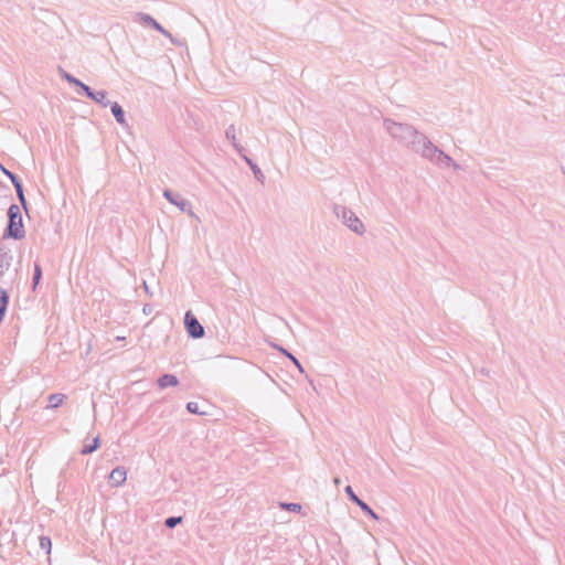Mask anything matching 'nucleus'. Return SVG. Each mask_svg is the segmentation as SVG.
I'll use <instances>...</instances> for the list:
<instances>
[{"instance_id": "1", "label": "nucleus", "mask_w": 565, "mask_h": 565, "mask_svg": "<svg viewBox=\"0 0 565 565\" xmlns=\"http://www.w3.org/2000/svg\"><path fill=\"white\" fill-rule=\"evenodd\" d=\"M383 126L386 132L396 142L417 154H420V151L428 145V137L409 124L397 122L393 119L385 118Z\"/></svg>"}, {"instance_id": "2", "label": "nucleus", "mask_w": 565, "mask_h": 565, "mask_svg": "<svg viewBox=\"0 0 565 565\" xmlns=\"http://www.w3.org/2000/svg\"><path fill=\"white\" fill-rule=\"evenodd\" d=\"M333 212L338 220H340L350 231L356 235H364L366 228L358 215L349 207L337 204L333 207Z\"/></svg>"}, {"instance_id": "3", "label": "nucleus", "mask_w": 565, "mask_h": 565, "mask_svg": "<svg viewBox=\"0 0 565 565\" xmlns=\"http://www.w3.org/2000/svg\"><path fill=\"white\" fill-rule=\"evenodd\" d=\"M419 156L441 168L452 167L456 170L459 169V164L456 163L451 157L436 147L430 140L428 141V145L425 146L423 151H420Z\"/></svg>"}, {"instance_id": "4", "label": "nucleus", "mask_w": 565, "mask_h": 565, "mask_svg": "<svg viewBox=\"0 0 565 565\" xmlns=\"http://www.w3.org/2000/svg\"><path fill=\"white\" fill-rule=\"evenodd\" d=\"M9 222L6 230V236L14 239H21L24 237V228L22 224V215L20 207L12 204L8 210Z\"/></svg>"}, {"instance_id": "5", "label": "nucleus", "mask_w": 565, "mask_h": 565, "mask_svg": "<svg viewBox=\"0 0 565 565\" xmlns=\"http://www.w3.org/2000/svg\"><path fill=\"white\" fill-rule=\"evenodd\" d=\"M184 324L191 338L200 339L204 335V328L191 311L185 313Z\"/></svg>"}, {"instance_id": "6", "label": "nucleus", "mask_w": 565, "mask_h": 565, "mask_svg": "<svg viewBox=\"0 0 565 565\" xmlns=\"http://www.w3.org/2000/svg\"><path fill=\"white\" fill-rule=\"evenodd\" d=\"M136 21L153 28L154 30L160 32L162 35L168 38L172 43H175L172 34L169 31H167L160 23H158L150 14L139 12V13H137Z\"/></svg>"}, {"instance_id": "7", "label": "nucleus", "mask_w": 565, "mask_h": 565, "mask_svg": "<svg viewBox=\"0 0 565 565\" xmlns=\"http://www.w3.org/2000/svg\"><path fill=\"white\" fill-rule=\"evenodd\" d=\"M163 196L173 205L178 206L181 211L186 212L190 216L198 218L195 213L191 209V203L180 195H175L170 190L163 191Z\"/></svg>"}, {"instance_id": "8", "label": "nucleus", "mask_w": 565, "mask_h": 565, "mask_svg": "<svg viewBox=\"0 0 565 565\" xmlns=\"http://www.w3.org/2000/svg\"><path fill=\"white\" fill-rule=\"evenodd\" d=\"M127 479V471L124 467H116L109 475V480L114 487H120Z\"/></svg>"}, {"instance_id": "9", "label": "nucleus", "mask_w": 565, "mask_h": 565, "mask_svg": "<svg viewBox=\"0 0 565 565\" xmlns=\"http://www.w3.org/2000/svg\"><path fill=\"white\" fill-rule=\"evenodd\" d=\"M12 259L13 257L10 252L0 248V277L9 270L12 264Z\"/></svg>"}, {"instance_id": "10", "label": "nucleus", "mask_w": 565, "mask_h": 565, "mask_svg": "<svg viewBox=\"0 0 565 565\" xmlns=\"http://www.w3.org/2000/svg\"><path fill=\"white\" fill-rule=\"evenodd\" d=\"M157 384L161 390H163L170 386H177L179 384V380L175 375L163 374L158 379Z\"/></svg>"}, {"instance_id": "11", "label": "nucleus", "mask_w": 565, "mask_h": 565, "mask_svg": "<svg viewBox=\"0 0 565 565\" xmlns=\"http://www.w3.org/2000/svg\"><path fill=\"white\" fill-rule=\"evenodd\" d=\"M111 113L116 119V121L121 126H127V121L125 118V111L122 107L118 103H114L110 105Z\"/></svg>"}, {"instance_id": "12", "label": "nucleus", "mask_w": 565, "mask_h": 565, "mask_svg": "<svg viewBox=\"0 0 565 565\" xmlns=\"http://www.w3.org/2000/svg\"><path fill=\"white\" fill-rule=\"evenodd\" d=\"M225 137H226V139H227V140H230V141L232 142V145H233V147L235 148V150H236L239 154H242V153H243V151H244V148H243L241 145H238V143L236 142V130H235L234 125H231V126L226 129V131H225Z\"/></svg>"}, {"instance_id": "13", "label": "nucleus", "mask_w": 565, "mask_h": 565, "mask_svg": "<svg viewBox=\"0 0 565 565\" xmlns=\"http://www.w3.org/2000/svg\"><path fill=\"white\" fill-rule=\"evenodd\" d=\"M242 157L245 160V162L248 164L250 170L253 171V174H254L255 179L263 183L264 179H265V175L262 172V170L258 168V166L256 163H254L253 160L250 158H248L247 156L242 153Z\"/></svg>"}, {"instance_id": "14", "label": "nucleus", "mask_w": 565, "mask_h": 565, "mask_svg": "<svg viewBox=\"0 0 565 565\" xmlns=\"http://www.w3.org/2000/svg\"><path fill=\"white\" fill-rule=\"evenodd\" d=\"M66 398V395L62 394V393H55V394H51L49 396V408H57L58 406H61L63 404V402L65 401Z\"/></svg>"}, {"instance_id": "15", "label": "nucleus", "mask_w": 565, "mask_h": 565, "mask_svg": "<svg viewBox=\"0 0 565 565\" xmlns=\"http://www.w3.org/2000/svg\"><path fill=\"white\" fill-rule=\"evenodd\" d=\"M9 302V296L6 290L0 289V323L3 320L7 307Z\"/></svg>"}, {"instance_id": "16", "label": "nucleus", "mask_w": 565, "mask_h": 565, "mask_svg": "<svg viewBox=\"0 0 565 565\" xmlns=\"http://www.w3.org/2000/svg\"><path fill=\"white\" fill-rule=\"evenodd\" d=\"M95 97H90L94 102L102 105L103 107H107L110 102L107 99V93L106 90H97L94 93Z\"/></svg>"}, {"instance_id": "17", "label": "nucleus", "mask_w": 565, "mask_h": 565, "mask_svg": "<svg viewBox=\"0 0 565 565\" xmlns=\"http://www.w3.org/2000/svg\"><path fill=\"white\" fill-rule=\"evenodd\" d=\"M58 72H60V75L63 79H65L67 83L72 84V85H82V82L79 79H77L76 77H74L73 75H71L70 73L65 72L62 67L58 68Z\"/></svg>"}, {"instance_id": "18", "label": "nucleus", "mask_w": 565, "mask_h": 565, "mask_svg": "<svg viewBox=\"0 0 565 565\" xmlns=\"http://www.w3.org/2000/svg\"><path fill=\"white\" fill-rule=\"evenodd\" d=\"M40 547L45 551L46 554L51 553L52 542L49 536H41L39 540Z\"/></svg>"}, {"instance_id": "19", "label": "nucleus", "mask_w": 565, "mask_h": 565, "mask_svg": "<svg viewBox=\"0 0 565 565\" xmlns=\"http://www.w3.org/2000/svg\"><path fill=\"white\" fill-rule=\"evenodd\" d=\"M99 446V438L96 437L94 440H93V444L92 445H86L84 446V448L82 449V454L83 455H88V454H92L94 452Z\"/></svg>"}, {"instance_id": "20", "label": "nucleus", "mask_w": 565, "mask_h": 565, "mask_svg": "<svg viewBox=\"0 0 565 565\" xmlns=\"http://www.w3.org/2000/svg\"><path fill=\"white\" fill-rule=\"evenodd\" d=\"M358 507H360V509L363 512H365L366 514H369L372 519H374V520L379 519L377 514L364 501L361 500L358 503Z\"/></svg>"}, {"instance_id": "21", "label": "nucleus", "mask_w": 565, "mask_h": 565, "mask_svg": "<svg viewBox=\"0 0 565 565\" xmlns=\"http://www.w3.org/2000/svg\"><path fill=\"white\" fill-rule=\"evenodd\" d=\"M278 350H279L281 353H284L286 356H288V358H289V361H292V363L298 367V370H299L300 372H303V369H302V366H301L300 362H299V361H298V360H297V359H296L291 353H289V352H288L287 350H285L284 348H278Z\"/></svg>"}, {"instance_id": "22", "label": "nucleus", "mask_w": 565, "mask_h": 565, "mask_svg": "<svg viewBox=\"0 0 565 565\" xmlns=\"http://www.w3.org/2000/svg\"><path fill=\"white\" fill-rule=\"evenodd\" d=\"M280 508L290 512H300L301 505L299 503H280Z\"/></svg>"}, {"instance_id": "23", "label": "nucleus", "mask_w": 565, "mask_h": 565, "mask_svg": "<svg viewBox=\"0 0 565 565\" xmlns=\"http://www.w3.org/2000/svg\"><path fill=\"white\" fill-rule=\"evenodd\" d=\"M182 521V518L181 516H170L168 519H166L164 521V525L169 529H173L174 526H177L179 523H181Z\"/></svg>"}, {"instance_id": "24", "label": "nucleus", "mask_w": 565, "mask_h": 565, "mask_svg": "<svg viewBox=\"0 0 565 565\" xmlns=\"http://www.w3.org/2000/svg\"><path fill=\"white\" fill-rule=\"evenodd\" d=\"M344 491L348 494V497L350 498V500L358 505V503L361 501V499L354 493L352 487L347 486Z\"/></svg>"}, {"instance_id": "25", "label": "nucleus", "mask_w": 565, "mask_h": 565, "mask_svg": "<svg viewBox=\"0 0 565 565\" xmlns=\"http://www.w3.org/2000/svg\"><path fill=\"white\" fill-rule=\"evenodd\" d=\"M76 86H77V87H79V88L85 93V95H86L88 98H90V97H95V96H94V93H95V92H94L89 86H87L86 84H84L83 82H82V85H76Z\"/></svg>"}, {"instance_id": "26", "label": "nucleus", "mask_w": 565, "mask_h": 565, "mask_svg": "<svg viewBox=\"0 0 565 565\" xmlns=\"http://www.w3.org/2000/svg\"><path fill=\"white\" fill-rule=\"evenodd\" d=\"M186 408L192 414H203V412L199 409V405L195 402L188 403Z\"/></svg>"}, {"instance_id": "27", "label": "nucleus", "mask_w": 565, "mask_h": 565, "mask_svg": "<svg viewBox=\"0 0 565 565\" xmlns=\"http://www.w3.org/2000/svg\"><path fill=\"white\" fill-rule=\"evenodd\" d=\"M40 279H41V268L39 265H35L34 275H33L34 285H38Z\"/></svg>"}, {"instance_id": "28", "label": "nucleus", "mask_w": 565, "mask_h": 565, "mask_svg": "<svg viewBox=\"0 0 565 565\" xmlns=\"http://www.w3.org/2000/svg\"><path fill=\"white\" fill-rule=\"evenodd\" d=\"M17 195H18L19 201L23 205V207L26 210V202H25L23 190H20L19 192H17Z\"/></svg>"}, {"instance_id": "29", "label": "nucleus", "mask_w": 565, "mask_h": 565, "mask_svg": "<svg viewBox=\"0 0 565 565\" xmlns=\"http://www.w3.org/2000/svg\"><path fill=\"white\" fill-rule=\"evenodd\" d=\"M9 179L11 180L13 186L17 185L18 183H21L20 180L18 179V177L14 173L12 175H10Z\"/></svg>"}, {"instance_id": "30", "label": "nucleus", "mask_w": 565, "mask_h": 565, "mask_svg": "<svg viewBox=\"0 0 565 565\" xmlns=\"http://www.w3.org/2000/svg\"><path fill=\"white\" fill-rule=\"evenodd\" d=\"M9 179L11 180L13 186L17 185L18 183H21L20 180L18 179V177L14 173L12 175H10Z\"/></svg>"}, {"instance_id": "31", "label": "nucleus", "mask_w": 565, "mask_h": 565, "mask_svg": "<svg viewBox=\"0 0 565 565\" xmlns=\"http://www.w3.org/2000/svg\"><path fill=\"white\" fill-rule=\"evenodd\" d=\"M0 169L1 171L8 177L10 178V175H12L13 173L11 171H9L8 169H6L1 163H0Z\"/></svg>"}, {"instance_id": "32", "label": "nucleus", "mask_w": 565, "mask_h": 565, "mask_svg": "<svg viewBox=\"0 0 565 565\" xmlns=\"http://www.w3.org/2000/svg\"><path fill=\"white\" fill-rule=\"evenodd\" d=\"M15 192H19L20 190H23L22 183H18L14 185Z\"/></svg>"}, {"instance_id": "33", "label": "nucleus", "mask_w": 565, "mask_h": 565, "mask_svg": "<svg viewBox=\"0 0 565 565\" xmlns=\"http://www.w3.org/2000/svg\"><path fill=\"white\" fill-rule=\"evenodd\" d=\"M143 288H145V290H146V292H147V294H149L150 296L152 295V294H150V291H149V287H148V285H147V282H146V281H143Z\"/></svg>"}, {"instance_id": "34", "label": "nucleus", "mask_w": 565, "mask_h": 565, "mask_svg": "<svg viewBox=\"0 0 565 565\" xmlns=\"http://www.w3.org/2000/svg\"><path fill=\"white\" fill-rule=\"evenodd\" d=\"M333 481H334V484H337V486H338V484H340V482H341V481H340V478H334V480H333Z\"/></svg>"}]
</instances>
